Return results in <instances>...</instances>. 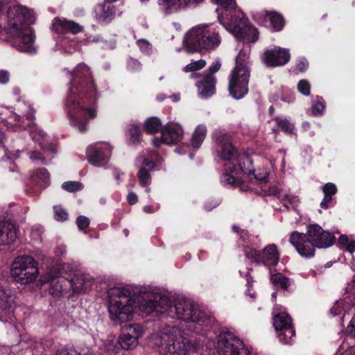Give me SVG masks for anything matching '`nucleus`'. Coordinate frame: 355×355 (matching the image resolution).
Wrapping results in <instances>:
<instances>
[{
  "label": "nucleus",
  "instance_id": "obj_1",
  "mask_svg": "<svg viewBox=\"0 0 355 355\" xmlns=\"http://www.w3.org/2000/svg\"><path fill=\"white\" fill-rule=\"evenodd\" d=\"M69 75L71 78V86L66 97L64 110L70 125L80 132H84L87 130L89 120L97 116L96 107H91L98 97L96 86L89 67L84 63L78 64Z\"/></svg>",
  "mask_w": 355,
  "mask_h": 355
},
{
  "label": "nucleus",
  "instance_id": "obj_2",
  "mask_svg": "<svg viewBox=\"0 0 355 355\" xmlns=\"http://www.w3.org/2000/svg\"><path fill=\"white\" fill-rule=\"evenodd\" d=\"M130 291L124 287H112L107 290L108 313L111 321L116 325L129 322L137 313L153 315L155 311H165L166 306L155 304L153 300H159L167 305L168 299L153 291H141L130 296Z\"/></svg>",
  "mask_w": 355,
  "mask_h": 355
},
{
  "label": "nucleus",
  "instance_id": "obj_3",
  "mask_svg": "<svg viewBox=\"0 0 355 355\" xmlns=\"http://www.w3.org/2000/svg\"><path fill=\"white\" fill-rule=\"evenodd\" d=\"M213 139L216 142V156L225 161L224 171L220 178L221 184L227 187L239 186L243 191L250 190V187L239 184L237 175L240 172L251 175L252 172H254L252 159L245 153L236 155L230 136L225 131L216 129L213 132Z\"/></svg>",
  "mask_w": 355,
  "mask_h": 355
},
{
  "label": "nucleus",
  "instance_id": "obj_4",
  "mask_svg": "<svg viewBox=\"0 0 355 355\" xmlns=\"http://www.w3.org/2000/svg\"><path fill=\"white\" fill-rule=\"evenodd\" d=\"M34 21L33 12L26 7L14 5L8 8L6 28L12 46L21 52L31 54L36 52L35 34L29 26Z\"/></svg>",
  "mask_w": 355,
  "mask_h": 355
},
{
  "label": "nucleus",
  "instance_id": "obj_5",
  "mask_svg": "<svg viewBox=\"0 0 355 355\" xmlns=\"http://www.w3.org/2000/svg\"><path fill=\"white\" fill-rule=\"evenodd\" d=\"M220 28L213 24H202L189 29L185 34L183 46L190 53L211 51L222 42Z\"/></svg>",
  "mask_w": 355,
  "mask_h": 355
},
{
  "label": "nucleus",
  "instance_id": "obj_6",
  "mask_svg": "<svg viewBox=\"0 0 355 355\" xmlns=\"http://www.w3.org/2000/svg\"><path fill=\"white\" fill-rule=\"evenodd\" d=\"M216 12L219 23L237 40L254 42L258 40L257 30L248 23L247 17L237 6L225 11L217 8Z\"/></svg>",
  "mask_w": 355,
  "mask_h": 355
},
{
  "label": "nucleus",
  "instance_id": "obj_7",
  "mask_svg": "<svg viewBox=\"0 0 355 355\" xmlns=\"http://www.w3.org/2000/svg\"><path fill=\"white\" fill-rule=\"evenodd\" d=\"M152 340L160 355H189L193 347L182 330L175 327L163 328Z\"/></svg>",
  "mask_w": 355,
  "mask_h": 355
},
{
  "label": "nucleus",
  "instance_id": "obj_8",
  "mask_svg": "<svg viewBox=\"0 0 355 355\" xmlns=\"http://www.w3.org/2000/svg\"><path fill=\"white\" fill-rule=\"evenodd\" d=\"M168 299V303L165 311H155L153 315L165 314L166 316L177 318L184 322L196 323L200 325L205 324L209 320L207 314L200 310L198 306L189 300L184 298H178L175 300L172 306L170 298L164 295ZM155 304H162L159 300H153Z\"/></svg>",
  "mask_w": 355,
  "mask_h": 355
},
{
  "label": "nucleus",
  "instance_id": "obj_9",
  "mask_svg": "<svg viewBox=\"0 0 355 355\" xmlns=\"http://www.w3.org/2000/svg\"><path fill=\"white\" fill-rule=\"evenodd\" d=\"M250 48L244 46L235 60V67L229 76V91L236 99H241L248 92L250 76Z\"/></svg>",
  "mask_w": 355,
  "mask_h": 355
},
{
  "label": "nucleus",
  "instance_id": "obj_10",
  "mask_svg": "<svg viewBox=\"0 0 355 355\" xmlns=\"http://www.w3.org/2000/svg\"><path fill=\"white\" fill-rule=\"evenodd\" d=\"M11 275L20 284L32 283L39 275L38 263L31 256H18L12 262Z\"/></svg>",
  "mask_w": 355,
  "mask_h": 355
},
{
  "label": "nucleus",
  "instance_id": "obj_11",
  "mask_svg": "<svg viewBox=\"0 0 355 355\" xmlns=\"http://www.w3.org/2000/svg\"><path fill=\"white\" fill-rule=\"evenodd\" d=\"M244 254L246 258L252 262L263 264L270 268L275 266L279 261L280 252L275 244L266 245L261 251H258L248 245L244 249Z\"/></svg>",
  "mask_w": 355,
  "mask_h": 355
},
{
  "label": "nucleus",
  "instance_id": "obj_12",
  "mask_svg": "<svg viewBox=\"0 0 355 355\" xmlns=\"http://www.w3.org/2000/svg\"><path fill=\"white\" fill-rule=\"evenodd\" d=\"M65 283L69 284L73 293H80L90 288L94 283V279L87 274L78 272L70 279L67 278L59 279L54 285L55 289L58 292L66 291L67 286Z\"/></svg>",
  "mask_w": 355,
  "mask_h": 355
},
{
  "label": "nucleus",
  "instance_id": "obj_13",
  "mask_svg": "<svg viewBox=\"0 0 355 355\" xmlns=\"http://www.w3.org/2000/svg\"><path fill=\"white\" fill-rule=\"evenodd\" d=\"M273 326L278 332L277 336L282 343H292L295 332L292 325V319L288 313L283 311L275 313Z\"/></svg>",
  "mask_w": 355,
  "mask_h": 355
},
{
  "label": "nucleus",
  "instance_id": "obj_14",
  "mask_svg": "<svg viewBox=\"0 0 355 355\" xmlns=\"http://www.w3.org/2000/svg\"><path fill=\"white\" fill-rule=\"evenodd\" d=\"M30 135L33 140L39 143L42 149V153L33 152L30 155V159L33 162L40 161L42 164H46L52 159V155L55 153L54 148L46 144V134L42 130L34 127L30 131Z\"/></svg>",
  "mask_w": 355,
  "mask_h": 355
},
{
  "label": "nucleus",
  "instance_id": "obj_15",
  "mask_svg": "<svg viewBox=\"0 0 355 355\" xmlns=\"http://www.w3.org/2000/svg\"><path fill=\"white\" fill-rule=\"evenodd\" d=\"M159 163V156L155 153H150L147 157L144 156L138 157L137 164L139 166L138 171V178L139 183L142 187H148L151 183V177L150 171L155 167V163Z\"/></svg>",
  "mask_w": 355,
  "mask_h": 355
},
{
  "label": "nucleus",
  "instance_id": "obj_16",
  "mask_svg": "<svg viewBox=\"0 0 355 355\" xmlns=\"http://www.w3.org/2000/svg\"><path fill=\"white\" fill-rule=\"evenodd\" d=\"M111 154L112 148L107 143H96L87 149L89 162L96 167L104 166L108 162Z\"/></svg>",
  "mask_w": 355,
  "mask_h": 355
},
{
  "label": "nucleus",
  "instance_id": "obj_17",
  "mask_svg": "<svg viewBox=\"0 0 355 355\" xmlns=\"http://www.w3.org/2000/svg\"><path fill=\"white\" fill-rule=\"evenodd\" d=\"M16 110L17 113H12L6 123L10 125H18L23 128L33 123L35 112L29 104L26 102H19L16 105Z\"/></svg>",
  "mask_w": 355,
  "mask_h": 355
},
{
  "label": "nucleus",
  "instance_id": "obj_18",
  "mask_svg": "<svg viewBox=\"0 0 355 355\" xmlns=\"http://www.w3.org/2000/svg\"><path fill=\"white\" fill-rule=\"evenodd\" d=\"M144 330L139 324H132L124 327L119 338V343L124 349L136 347L139 339L144 336Z\"/></svg>",
  "mask_w": 355,
  "mask_h": 355
},
{
  "label": "nucleus",
  "instance_id": "obj_19",
  "mask_svg": "<svg viewBox=\"0 0 355 355\" xmlns=\"http://www.w3.org/2000/svg\"><path fill=\"white\" fill-rule=\"evenodd\" d=\"M290 243L295 248L298 254L305 258H310L315 254V245L306 234L293 232L290 235Z\"/></svg>",
  "mask_w": 355,
  "mask_h": 355
},
{
  "label": "nucleus",
  "instance_id": "obj_20",
  "mask_svg": "<svg viewBox=\"0 0 355 355\" xmlns=\"http://www.w3.org/2000/svg\"><path fill=\"white\" fill-rule=\"evenodd\" d=\"M307 234L315 248H318L331 247L335 242V237L331 233L324 231L320 226L316 224L308 226Z\"/></svg>",
  "mask_w": 355,
  "mask_h": 355
},
{
  "label": "nucleus",
  "instance_id": "obj_21",
  "mask_svg": "<svg viewBox=\"0 0 355 355\" xmlns=\"http://www.w3.org/2000/svg\"><path fill=\"white\" fill-rule=\"evenodd\" d=\"M183 137L182 126L176 123H168L162 130L161 138H154L153 144L158 147L162 143L171 145L180 141Z\"/></svg>",
  "mask_w": 355,
  "mask_h": 355
},
{
  "label": "nucleus",
  "instance_id": "obj_22",
  "mask_svg": "<svg viewBox=\"0 0 355 355\" xmlns=\"http://www.w3.org/2000/svg\"><path fill=\"white\" fill-rule=\"evenodd\" d=\"M263 62L268 67H278L284 65L290 60V53L288 49L275 46L266 50L263 55Z\"/></svg>",
  "mask_w": 355,
  "mask_h": 355
},
{
  "label": "nucleus",
  "instance_id": "obj_23",
  "mask_svg": "<svg viewBox=\"0 0 355 355\" xmlns=\"http://www.w3.org/2000/svg\"><path fill=\"white\" fill-rule=\"evenodd\" d=\"M52 26L53 30L58 33L71 32L76 34L80 32L83 29L82 26L79 24L64 18H55L53 21Z\"/></svg>",
  "mask_w": 355,
  "mask_h": 355
},
{
  "label": "nucleus",
  "instance_id": "obj_24",
  "mask_svg": "<svg viewBox=\"0 0 355 355\" xmlns=\"http://www.w3.org/2000/svg\"><path fill=\"white\" fill-rule=\"evenodd\" d=\"M199 94L202 97H209L214 93L215 78L213 76L208 75L200 84L197 85Z\"/></svg>",
  "mask_w": 355,
  "mask_h": 355
},
{
  "label": "nucleus",
  "instance_id": "obj_25",
  "mask_svg": "<svg viewBox=\"0 0 355 355\" xmlns=\"http://www.w3.org/2000/svg\"><path fill=\"white\" fill-rule=\"evenodd\" d=\"M15 297L9 288L0 287V307L3 309H10L15 304Z\"/></svg>",
  "mask_w": 355,
  "mask_h": 355
},
{
  "label": "nucleus",
  "instance_id": "obj_26",
  "mask_svg": "<svg viewBox=\"0 0 355 355\" xmlns=\"http://www.w3.org/2000/svg\"><path fill=\"white\" fill-rule=\"evenodd\" d=\"M207 132V127L204 124H200L196 128L191 139V146L194 148L198 149L200 147L206 137Z\"/></svg>",
  "mask_w": 355,
  "mask_h": 355
},
{
  "label": "nucleus",
  "instance_id": "obj_27",
  "mask_svg": "<svg viewBox=\"0 0 355 355\" xmlns=\"http://www.w3.org/2000/svg\"><path fill=\"white\" fill-rule=\"evenodd\" d=\"M160 9L166 14L173 12L181 8L186 7L183 0H159Z\"/></svg>",
  "mask_w": 355,
  "mask_h": 355
},
{
  "label": "nucleus",
  "instance_id": "obj_28",
  "mask_svg": "<svg viewBox=\"0 0 355 355\" xmlns=\"http://www.w3.org/2000/svg\"><path fill=\"white\" fill-rule=\"evenodd\" d=\"M270 279L271 283L277 288H279L284 290H287L291 284L290 279L282 273L279 272H272V269L270 268Z\"/></svg>",
  "mask_w": 355,
  "mask_h": 355
},
{
  "label": "nucleus",
  "instance_id": "obj_29",
  "mask_svg": "<svg viewBox=\"0 0 355 355\" xmlns=\"http://www.w3.org/2000/svg\"><path fill=\"white\" fill-rule=\"evenodd\" d=\"M265 15L269 20L270 27L273 31H279L284 26V19L279 13L273 11H266Z\"/></svg>",
  "mask_w": 355,
  "mask_h": 355
},
{
  "label": "nucleus",
  "instance_id": "obj_30",
  "mask_svg": "<svg viewBox=\"0 0 355 355\" xmlns=\"http://www.w3.org/2000/svg\"><path fill=\"white\" fill-rule=\"evenodd\" d=\"M116 15L115 6L108 3H104L101 6V14L99 15V21L107 23L112 21Z\"/></svg>",
  "mask_w": 355,
  "mask_h": 355
},
{
  "label": "nucleus",
  "instance_id": "obj_31",
  "mask_svg": "<svg viewBox=\"0 0 355 355\" xmlns=\"http://www.w3.org/2000/svg\"><path fill=\"white\" fill-rule=\"evenodd\" d=\"M32 178L41 187H46L49 184L50 174L46 168H40L36 170Z\"/></svg>",
  "mask_w": 355,
  "mask_h": 355
},
{
  "label": "nucleus",
  "instance_id": "obj_32",
  "mask_svg": "<svg viewBox=\"0 0 355 355\" xmlns=\"http://www.w3.org/2000/svg\"><path fill=\"white\" fill-rule=\"evenodd\" d=\"M56 355H93L90 349L87 347L79 349L75 348H62L59 349Z\"/></svg>",
  "mask_w": 355,
  "mask_h": 355
},
{
  "label": "nucleus",
  "instance_id": "obj_33",
  "mask_svg": "<svg viewBox=\"0 0 355 355\" xmlns=\"http://www.w3.org/2000/svg\"><path fill=\"white\" fill-rule=\"evenodd\" d=\"M61 265L55 264L53 268L48 269L45 276L43 277L44 283L53 282L61 275Z\"/></svg>",
  "mask_w": 355,
  "mask_h": 355
},
{
  "label": "nucleus",
  "instance_id": "obj_34",
  "mask_svg": "<svg viewBox=\"0 0 355 355\" xmlns=\"http://www.w3.org/2000/svg\"><path fill=\"white\" fill-rule=\"evenodd\" d=\"M338 243L340 248L350 253L355 252V241L350 240L345 234H343L338 238Z\"/></svg>",
  "mask_w": 355,
  "mask_h": 355
},
{
  "label": "nucleus",
  "instance_id": "obj_35",
  "mask_svg": "<svg viewBox=\"0 0 355 355\" xmlns=\"http://www.w3.org/2000/svg\"><path fill=\"white\" fill-rule=\"evenodd\" d=\"M162 126L159 119L152 117L148 119L144 124L145 130L148 133H155L158 132Z\"/></svg>",
  "mask_w": 355,
  "mask_h": 355
},
{
  "label": "nucleus",
  "instance_id": "obj_36",
  "mask_svg": "<svg viewBox=\"0 0 355 355\" xmlns=\"http://www.w3.org/2000/svg\"><path fill=\"white\" fill-rule=\"evenodd\" d=\"M249 176L250 180H254L258 182L266 183L268 181L269 172L267 168H261L258 169L256 173L252 172L251 175Z\"/></svg>",
  "mask_w": 355,
  "mask_h": 355
},
{
  "label": "nucleus",
  "instance_id": "obj_37",
  "mask_svg": "<svg viewBox=\"0 0 355 355\" xmlns=\"http://www.w3.org/2000/svg\"><path fill=\"white\" fill-rule=\"evenodd\" d=\"M349 300H342L337 301L331 309V313L333 315H338L347 311L348 307Z\"/></svg>",
  "mask_w": 355,
  "mask_h": 355
},
{
  "label": "nucleus",
  "instance_id": "obj_38",
  "mask_svg": "<svg viewBox=\"0 0 355 355\" xmlns=\"http://www.w3.org/2000/svg\"><path fill=\"white\" fill-rule=\"evenodd\" d=\"M275 121L278 127L284 132L288 134H293L294 132V125L288 119L277 117Z\"/></svg>",
  "mask_w": 355,
  "mask_h": 355
},
{
  "label": "nucleus",
  "instance_id": "obj_39",
  "mask_svg": "<svg viewBox=\"0 0 355 355\" xmlns=\"http://www.w3.org/2000/svg\"><path fill=\"white\" fill-rule=\"evenodd\" d=\"M205 66L206 61L205 60H193L184 67L183 71L186 73L194 72L204 68Z\"/></svg>",
  "mask_w": 355,
  "mask_h": 355
},
{
  "label": "nucleus",
  "instance_id": "obj_40",
  "mask_svg": "<svg viewBox=\"0 0 355 355\" xmlns=\"http://www.w3.org/2000/svg\"><path fill=\"white\" fill-rule=\"evenodd\" d=\"M325 109V103L322 97L318 96L312 105V112L315 116L322 115Z\"/></svg>",
  "mask_w": 355,
  "mask_h": 355
},
{
  "label": "nucleus",
  "instance_id": "obj_41",
  "mask_svg": "<svg viewBox=\"0 0 355 355\" xmlns=\"http://www.w3.org/2000/svg\"><path fill=\"white\" fill-rule=\"evenodd\" d=\"M127 135L131 142L138 141L140 136L139 128L135 125H130L127 130Z\"/></svg>",
  "mask_w": 355,
  "mask_h": 355
},
{
  "label": "nucleus",
  "instance_id": "obj_42",
  "mask_svg": "<svg viewBox=\"0 0 355 355\" xmlns=\"http://www.w3.org/2000/svg\"><path fill=\"white\" fill-rule=\"evenodd\" d=\"M211 2L219 6L220 11H225L236 6V0H211Z\"/></svg>",
  "mask_w": 355,
  "mask_h": 355
},
{
  "label": "nucleus",
  "instance_id": "obj_43",
  "mask_svg": "<svg viewBox=\"0 0 355 355\" xmlns=\"http://www.w3.org/2000/svg\"><path fill=\"white\" fill-rule=\"evenodd\" d=\"M283 201H285V205L287 208L292 207L295 209L300 202V199L297 196L286 194L284 193L283 196Z\"/></svg>",
  "mask_w": 355,
  "mask_h": 355
},
{
  "label": "nucleus",
  "instance_id": "obj_44",
  "mask_svg": "<svg viewBox=\"0 0 355 355\" xmlns=\"http://www.w3.org/2000/svg\"><path fill=\"white\" fill-rule=\"evenodd\" d=\"M88 42H93L96 43H99L101 44L102 48H113L114 46V42H108L105 40L101 35H94L93 37H90L87 39Z\"/></svg>",
  "mask_w": 355,
  "mask_h": 355
},
{
  "label": "nucleus",
  "instance_id": "obj_45",
  "mask_svg": "<svg viewBox=\"0 0 355 355\" xmlns=\"http://www.w3.org/2000/svg\"><path fill=\"white\" fill-rule=\"evenodd\" d=\"M322 192L324 198L328 197L332 200V196L337 192V187L335 184L328 182L323 186Z\"/></svg>",
  "mask_w": 355,
  "mask_h": 355
},
{
  "label": "nucleus",
  "instance_id": "obj_46",
  "mask_svg": "<svg viewBox=\"0 0 355 355\" xmlns=\"http://www.w3.org/2000/svg\"><path fill=\"white\" fill-rule=\"evenodd\" d=\"M83 187V185L79 182L76 181H68L65 182L62 184V188L67 191L73 192L76 191L80 190Z\"/></svg>",
  "mask_w": 355,
  "mask_h": 355
},
{
  "label": "nucleus",
  "instance_id": "obj_47",
  "mask_svg": "<svg viewBox=\"0 0 355 355\" xmlns=\"http://www.w3.org/2000/svg\"><path fill=\"white\" fill-rule=\"evenodd\" d=\"M43 228L40 225H34L31 228L30 235L33 240L41 242Z\"/></svg>",
  "mask_w": 355,
  "mask_h": 355
},
{
  "label": "nucleus",
  "instance_id": "obj_48",
  "mask_svg": "<svg viewBox=\"0 0 355 355\" xmlns=\"http://www.w3.org/2000/svg\"><path fill=\"white\" fill-rule=\"evenodd\" d=\"M310 84L306 80H301L297 84V89L303 95L309 96L310 94Z\"/></svg>",
  "mask_w": 355,
  "mask_h": 355
},
{
  "label": "nucleus",
  "instance_id": "obj_49",
  "mask_svg": "<svg viewBox=\"0 0 355 355\" xmlns=\"http://www.w3.org/2000/svg\"><path fill=\"white\" fill-rule=\"evenodd\" d=\"M137 45L140 51L144 54H149L151 51V45L144 39H141L137 41Z\"/></svg>",
  "mask_w": 355,
  "mask_h": 355
},
{
  "label": "nucleus",
  "instance_id": "obj_50",
  "mask_svg": "<svg viewBox=\"0 0 355 355\" xmlns=\"http://www.w3.org/2000/svg\"><path fill=\"white\" fill-rule=\"evenodd\" d=\"M55 217L57 220H65L67 218L68 214L61 207H54Z\"/></svg>",
  "mask_w": 355,
  "mask_h": 355
},
{
  "label": "nucleus",
  "instance_id": "obj_51",
  "mask_svg": "<svg viewBox=\"0 0 355 355\" xmlns=\"http://www.w3.org/2000/svg\"><path fill=\"white\" fill-rule=\"evenodd\" d=\"M76 224L80 230H84L89 226V219L85 216H80L76 219Z\"/></svg>",
  "mask_w": 355,
  "mask_h": 355
},
{
  "label": "nucleus",
  "instance_id": "obj_52",
  "mask_svg": "<svg viewBox=\"0 0 355 355\" xmlns=\"http://www.w3.org/2000/svg\"><path fill=\"white\" fill-rule=\"evenodd\" d=\"M268 193L270 196H276L279 200H283L284 193L276 186H272L268 189Z\"/></svg>",
  "mask_w": 355,
  "mask_h": 355
},
{
  "label": "nucleus",
  "instance_id": "obj_53",
  "mask_svg": "<svg viewBox=\"0 0 355 355\" xmlns=\"http://www.w3.org/2000/svg\"><path fill=\"white\" fill-rule=\"evenodd\" d=\"M128 67L129 70L132 71H136L141 69V64L138 60L130 58L128 62Z\"/></svg>",
  "mask_w": 355,
  "mask_h": 355
},
{
  "label": "nucleus",
  "instance_id": "obj_54",
  "mask_svg": "<svg viewBox=\"0 0 355 355\" xmlns=\"http://www.w3.org/2000/svg\"><path fill=\"white\" fill-rule=\"evenodd\" d=\"M309 66V62L306 59L302 58L298 60L296 65L297 69L300 71H304Z\"/></svg>",
  "mask_w": 355,
  "mask_h": 355
},
{
  "label": "nucleus",
  "instance_id": "obj_55",
  "mask_svg": "<svg viewBox=\"0 0 355 355\" xmlns=\"http://www.w3.org/2000/svg\"><path fill=\"white\" fill-rule=\"evenodd\" d=\"M347 332L352 337L355 338V314L353 315L349 325L347 326Z\"/></svg>",
  "mask_w": 355,
  "mask_h": 355
},
{
  "label": "nucleus",
  "instance_id": "obj_56",
  "mask_svg": "<svg viewBox=\"0 0 355 355\" xmlns=\"http://www.w3.org/2000/svg\"><path fill=\"white\" fill-rule=\"evenodd\" d=\"M10 79V74L8 71L0 70V83L6 84Z\"/></svg>",
  "mask_w": 355,
  "mask_h": 355
},
{
  "label": "nucleus",
  "instance_id": "obj_57",
  "mask_svg": "<svg viewBox=\"0 0 355 355\" xmlns=\"http://www.w3.org/2000/svg\"><path fill=\"white\" fill-rule=\"evenodd\" d=\"M219 205V201L218 200H209L205 205V208L207 211H211L213 208L216 207Z\"/></svg>",
  "mask_w": 355,
  "mask_h": 355
},
{
  "label": "nucleus",
  "instance_id": "obj_58",
  "mask_svg": "<svg viewBox=\"0 0 355 355\" xmlns=\"http://www.w3.org/2000/svg\"><path fill=\"white\" fill-rule=\"evenodd\" d=\"M221 67V64L220 61L217 60L215 62H214L209 67V71L210 73V75L212 76V74L217 72Z\"/></svg>",
  "mask_w": 355,
  "mask_h": 355
},
{
  "label": "nucleus",
  "instance_id": "obj_59",
  "mask_svg": "<svg viewBox=\"0 0 355 355\" xmlns=\"http://www.w3.org/2000/svg\"><path fill=\"white\" fill-rule=\"evenodd\" d=\"M127 200L130 205H135L138 201V198L134 192H130L127 196Z\"/></svg>",
  "mask_w": 355,
  "mask_h": 355
},
{
  "label": "nucleus",
  "instance_id": "obj_60",
  "mask_svg": "<svg viewBox=\"0 0 355 355\" xmlns=\"http://www.w3.org/2000/svg\"><path fill=\"white\" fill-rule=\"evenodd\" d=\"M77 49H78L77 44L74 41H71L69 49H67L66 48H63V51L66 53H71L72 51H76V50H77Z\"/></svg>",
  "mask_w": 355,
  "mask_h": 355
},
{
  "label": "nucleus",
  "instance_id": "obj_61",
  "mask_svg": "<svg viewBox=\"0 0 355 355\" xmlns=\"http://www.w3.org/2000/svg\"><path fill=\"white\" fill-rule=\"evenodd\" d=\"M183 1L184 3V6H186L187 7L193 5H198L204 1V0H183Z\"/></svg>",
  "mask_w": 355,
  "mask_h": 355
},
{
  "label": "nucleus",
  "instance_id": "obj_62",
  "mask_svg": "<svg viewBox=\"0 0 355 355\" xmlns=\"http://www.w3.org/2000/svg\"><path fill=\"white\" fill-rule=\"evenodd\" d=\"M158 209H159V207H157V208L154 209L150 205H146V206H144L143 207L144 211L146 212V213H148V214L153 213V212L156 211L157 210H158Z\"/></svg>",
  "mask_w": 355,
  "mask_h": 355
},
{
  "label": "nucleus",
  "instance_id": "obj_63",
  "mask_svg": "<svg viewBox=\"0 0 355 355\" xmlns=\"http://www.w3.org/2000/svg\"><path fill=\"white\" fill-rule=\"evenodd\" d=\"M246 280H247V286L248 289L245 291V294L248 295L250 293V287L252 286V281L251 280V277L249 275V273L246 275Z\"/></svg>",
  "mask_w": 355,
  "mask_h": 355
},
{
  "label": "nucleus",
  "instance_id": "obj_64",
  "mask_svg": "<svg viewBox=\"0 0 355 355\" xmlns=\"http://www.w3.org/2000/svg\"><path fill=\"white\" fill-rule=\"evenodd\" d=\"M331 201V199L327 197L323 198L322 201L320 203V207L323 209H327L328 208V203Z\"/></svg>",
  "mask_w": 355,
  "mask_h": 355
}]
</instances>
